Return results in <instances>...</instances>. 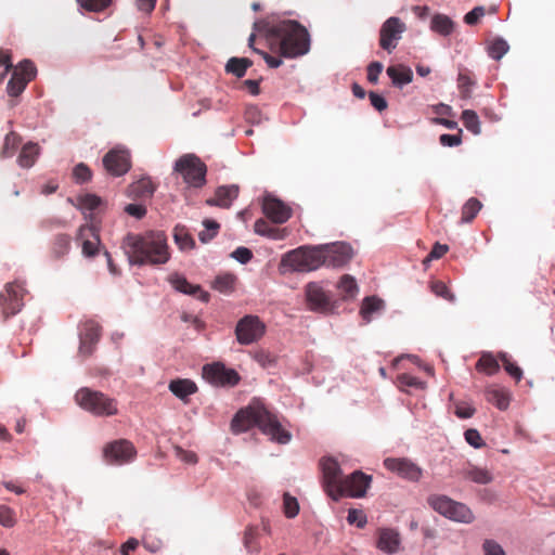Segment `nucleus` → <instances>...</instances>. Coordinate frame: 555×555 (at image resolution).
Listing matches in <instances>:
<instances>
[{"instance_id": "f257e3e1", "label": "nucleus", "mask_w": 555, "mask_h": 555, "mask_svg": "<svg viewBox=\"0 0 555 555\" xmlns=\"http://www.w3.org/2000/svg\"><path fill=\"white\" fill-rule=\"evenodd\" d=\"M254 30L266 38L272 51L286 59H296L310 51L311 39L307 28L294 20H261Z\"/></svg>"}, {"instance_id": "f03ea898", "label": "nucleus", "mask_w": 555, "mask_h": 555, "mask_svg": "<svg viewBox=\"0 0 555 555\" xmlns=\"http://www.w3.org/2000/svg\"><path fill=\"white\" fill-rule=\"evenodd\" d=\"M121 248L132 266H160L167 263L171 256L163 231L128 233L122 238Z\"/></svg>"}, {"instance_id": "7ed1b4c3", "label": "nucleus", "mask_w": 555, "mask_h": 555, "mask_svg": "<svg viewBox=\"0 0 555 555\" xmlns=\"http://www.w3.org/2000/svg\"><path fill=\"white\" fill-rule=\"evenodd\" d=\"M257 426L263 434L271 437L279 443L291 441L292 435L284 429L276 415L271 413L262 403L254 402L245 409L240 410L231 423L234 433H243Z\"/></svg>"}, {"instance_id": "20e7f679", "label": "nucleus", "mask_w": 555, "mask_h": 555, "mask_svg": "<svg viewBox=\"0 0 555 555\" xmlns=\"http://www.w3.org/2000/svg\"><path fill=\"white\" fill-rule=\"evenodd\" d=\"M75 401L85 411L101 417H109L118 414V401L108 395L82 387L77 390Z\"/></svg>"}, {"instance_id": "39448f33", "label": "nucleus", "mask_w": 555, "mask_h": 555, "mask_svg": "<svg viewBox=\"0 0 555 555\" xmlns=\"http://www.w3.org/2000/svg\"><path fill=\"white\" fill-rule=\"evenodd\" d=\"M282 264L294 271L309 272L324 264V256L321 245L300 246L286 253L282 258Z\"/></svg>"}, {"instance_id": "423d86ee", "label": "nucleus", "mask_w": 555, "mask_h": 555, "mask_svg": "<svg viewBox=\"0 0 555 555\" xmlns=\"http://www.w3.org/2000/svg\"><path fill=\"white\" fill-rule=\"evenodd\" d=\"M175 170L179 172L184 182L194 188H202L206 182V165L194 154L181 156L175 165Z\"/></svg>"}, {"instance_id": "0eeeda50", "label": "nucleus", "mask_w": 555, "mask_h": 555, "mask_svg": "<svg viewBox=\"0 0 555 555\" xmlns=\"http://www.w3.org/2000/svg\"><path fill=\"white\" fill-rule=\"evenodd\" d=\"M266 333V325L258 315L247 314L238 320L235 336L238 344L247 346L260 340Z\"/></svg>"}, {"instance_id": "6e6552de", "label": "nucleus", "mask_w": 555, "mask_h": 555, "mask_svg": "<svg viewBox=\"0 0 555 555\" xmlns=\"http://www.w3.org/2000/svg\"><path fill=\"white\" fill-rule=\"evenodd\" d=\"M25 292L24 285L20 282L5 284L4 289L0 293V315L4 320L21 311Z\"/></svg>"}, {"instance_id": "1a4fd4ad", "label": "nucleus", "mask_w": 555, "mask_h": 555, "mask_svg": "<svg viewBox=\"0 0 555 555\" xmlns=\"http://www.w3.org/2000/svg\"><path fill=\"white\" fill-rule=\"evenodd\" d=\"M320 467L323 475L324 491L334 501H338L341 498L340 483L344 479L338 462L333 457H323L320 461Z\"/></svg>"}, {"instance_id": "9d476101", "label": "nucleus", "mask_w": 555, "mask_h": 555, "mask_svg": "<svg viewBox=\"0 0 555 555\" xmlns=\"http://www.w3.org/2000/svg\"><path fill=\"white\" fill-rule=\"evenodd\" d=\"M37 69L29 60L22 61L14 69L7 86L10 96L16 98L23 93L27 85L35 79Z\"/></svg>"}, {"instance_id": "9b49d317", "label": "nucleus", "mask_w": 555, "mask_h": 555, "mask_svg": "<svg viewBox=\"0 0 555 555\" xmlns=\"http://www.w3.org/2000/svg\"><path fill=\"white\" fill-rule=\"evenodd\" d=\"M306 301L311 311L320 313H331L335 309V301L324 288L315 282L306 285Z\"/></svg>"}, {"instance_id": "f8f14e48", "label": "nucleus", "mask_w": 555, "mask_h": 555, "mask_svg": "<svg viewBox=\"0 0 555 555\" xmlns=\"http://www.w3.org/2000/svg\"><path fill=\"white\" fill-rule=\"evenodd\" d=\"M133 443L127 439H118L107 443L103 449V457L108 464H125L135 457Z\"/></svg>"}, {"instance_id": "ddd939ff", "label": "nucleus", "mask_w": 555, "mask_h": 555, "mask_svg": "<svg viewBox=\"0 0 555 555\" xmlns=\"http://www.w3.org/2000/svg\"><path fill=\"white\" fill-rule=\"evenodd\" d=\"M406 30L405 24L396 16L387 18L379 30V46L387 52H392Z\"/></svg>"}, {"instance_id": "4468645a", "label": "nucleus", "mask_w": 555, "mask_h": 555, "mask_svg": "<svg viewBox=\"0 0 555 555\" xmlns=\"http://www.w3.org/2000/svg\"><path fill=\"white\" fill-rule=\"evenodd\" d=\"M326 267L340 268L346 266L353 257L352 247L344 242L321 245Z\"/></svg>"}, {"instance_id": "2eb2a0df", "label": "nucleus", "mask_w": 555, "mask_h": 555, "mask_svg": "<svg viewBox=\"0 0 555 555\" xmlns=\"http://www.w3.org/2000/svg\"><path fill=\"white\" fill-rule=\"evenodd\" d=\"M203 376L216 386H235L240 382L238 373L233 369L225 367L220 362L206 364L203 367Z\"/></svg>"}, {"instance_id": "dca6fc26", "label": "nucleus", "mask_w": 555, "mask_h": 555, "mask_svg": "<svg viewBox=\"0 0 555 555\" xmlns=\"http://www.w3.org/2000/svg\"><path fill=\"white\" fill-rule=\"evenodd\" d=\"M372 482V476L366 475L361 470H356L349 476L345 477L340 483L341 498H362L366 494V490Z\"/></svg>"}, {"instance_id": "f3484780", "label": "nucleus", "mask_w": 555, "mask_h": 555, "mask_svg": "<svg viewBox=\"0 0 555 555\" xmlns=\"http://www.w3.org/2000/svg\"><path fill=\"white\" fill-rule=\"evenodd\" d=\"M384 466L389 472L410 481H418L423 474L418 465L405 457H387L384 460Z\"/></svg>"}, {"instance_id": "a211bd4d", "label": "nucleus", "mask_w": 555, "mask_h": 555, "mask_svg": "<svg viewBox=\"0 0 555 555\" xmlns=\"http://www.w3.org/2000/svg\"><path fill=\"white\" fill-rule=\"evenodd\" d=\"M105 170L115 177L127 173L131 167L130 154L126 150L113 149L103 157Z\"/></svg>"}, {"instance_id": "6ab92c4d", "label": "nucleus", "mask_w": 555, "mask_h": 555, "mask_svg": "<svg viewBox=\"0 0 555 555\" xmlns=\"http://www.w3.org/2000/svg\"><path fill=\"white\" fill-rule=\"evenodd\" d=\"M101 337V326L93 320L82 324L79 333V354L83 358L90 357Z\"/></svg>"}, {"instance_id": "aec40b11", "label": "nucleus", "mask_w": 555, "mask_h": 555, "mask_svg": "<svg viewBox=\"0 0 555 555\" xmlns=\"http://www.w3.org/2000/svg\"><path fill=\"white\" fill-rule=\"evenodd\" d=\"M77 241L80 243L83 256L94 257L98 254L101 241L94 225H81L77 233Z\"/></svg>"}, {"instance_id": "412c9836", "label": "nucleus", "mask_w": 555, "mask_h": 555, "mask_svg": "<svg viewBox=\"0 0 555 555\" xmlns=\"http://www.w3.org/2000/svg\"><path fill=\"white\" fill-rule=\"evenodd\" d=\"M262 211L274 223H284L292 217V209L282 201L270 195L263 199Z\"/></svg>"}, {"instance_id": "4be33fe9", "label": "nucleus", "mask_w": 555, "mask_h": 555, "mask_svg": "<svg viewBox=\"0 0 555 555\" xmlns=\"http://www.w3.org/2000/svg\"><path fill=\"white\" fill-rule=\"evenodd\" d=\"M168 282L177 292L194 296L203 302H207L209 300V294L207 292L203 291L199 285L191 284L182 274H170L168 276Z\"/></svg>"}, {"instance_id": "5701e85b", "label": "nucleus", "mask_w": 555, "mask_h": 555, "mask_svg": "<svg viewBox=\"0 0 555 555\" xmlns=\"http://www.w3.org/2000/svg\"><path fill=\"white\" fill-rule=\"evenodd\" d=\"M169 390L184 403L189 402V397L197 392L198 388L196 384L186 378H177L170 380L168 385Z\"/></svg>"}, {"instance_id": "b1692460", "label": "nucleus", "mask_w": 555, "mask_h": 555, "mask_svg": "<svg viewBox=\"0 0 555 555\" xmlns=\"http://www.w3.org/2000/svg\"><path fill=\"white\" fill-rule=\"evenodd\" d=\"M254 230L257 234L274 241H283L289 235L287 228L273 227L264 219H258L254 224Z\"/></svg>"}, {"instance_id": "393cba45", "label": "nucleus", "mask_w": 555, "mask_h": 555, "mask_svg": "<svg viewBox=\"0 0 555 555\" xmlns=\"http://www.w3.org/2000/svg\"><path fill=\"white\" fill-rule=\"evenodd\" d=\"M237 195V185L219 186L216 191L215 198L208 199L207 204L229 208Z\"/></svg>"}, {"instance_id": "a878e982", "label": "nucleus", "mask_w": 555, "mask_h": 555, "mask_svg": "<svg viewBox=\"0 0 555 555\" xmlns=\"http://www.w3.org/2000/svg\"><path fill=\"white\" fill-rule=\"evenodd\" d=\"M400 544L399 533L392 529H383L378 535V547L386 553H395Z\"/></svg>"}, {"instance_id": "bb28decb", "label": "nucleus", "mask_w": 555, "mask_h": 555, "mask_svg": "<svg viewBox=\"0 0 555 555\" xmlns=\"http://www.w3.org/2000/svg\"><path fill=\"white\" fill-rule=\"evenodd\" d=\"M447 518L464 522V524H470L474 521L475 516L472 509L465 505L464 503L453 501L452 506L450 507V511L446 515Z\"/></svg>"}, {"instance_id": "cd10ccee", "label": "nucleus", "mask_w": 555, "mask_h": 555, "mask_svg": "<svg viewBox=\"0 0 555 555\" xmlns=\"http://www.w3.org/2000/svg\"><path fill=\"white\" fill-rule=\"evenodd\" d=\"M39 154L40 146L37 143L28 142L22 147L17 163L22 168L28 169L35 165Z\"/></svg>"}, {"instance_id": "c85d7f7f", "label": "nucleus", "mask_w": 555, "mask_h": 555, "mask_svg": "<svg viewBox=\"0 0 555 555\" xmlns=\"http://www.w3.org/2000/svg\"><path fill=\"white\" fill-rule=\"evenodd\" d=\"M387 75L396 86H404L412 81L413 73L404 65H393L387 68Z\"/></svg>"}, {"instance_id": "c756f323", "label": "nucleus", "mask_w": 555, "mask_h": 555, "mask_svg": "<svg viewBox=\"0 0 555 555\" xmlns=\"http://www.w3.org/2000/svg\"><path fill=\"white\" fill-rule=\"evenodd\" d=\"M173 240L178 247L182 250H189L195 247V241L185 225L177 224L175 227Z\"/></svg>"}, {"instance_id": "7c9ffc66", "label": "nucleus", "mask_w": 555, "mask_h": 555, "mask_svg": "<svg viewBox=\"0 0 555 555\" xmlns=\"http://www.w3.org/2000/svg\"><path fill=\"white\" fill-rule=\"evenodd\" d=\"M463 476L465 479H468L479 485L490 483L493 479L492 474L487 468H481L473 465L464 469Z\"/></svg>"}, {"instance_id": "2f4dec72", "label": "nucleus", "mask_w": 555, "mask_h": 555, "mask_svg": "<svg viewBox=\"0 0 555 555\" xmlns=\"http://www.w3.org/2000/svg\"><path fill=\"white\" fill-rule=\"evenodd\" d=\"M476 370L487 375H493L498 373L500 370L499 358L496 359L490 352L482 353L476 363Z\"/></svg>"}, {"instance_id": "473e14b6", "label": "nucleus", "mask_w": 555, "mask_h": 555, "mask_svg": "<svg viewBox=\"0 0 555 555\" xmlns=\"http://www.w3.org/2000/svg\"><path fill=\"white\" fill-rule=\"evenodd\" d=\"M385 302L375 296L366 297L362 301L360 313L362 318L370 322L372 314L384 309Z\"/></svg>"}, {"instance_id": "72a5a7b5", "label": "nucleus", "mask_w": 555, "mask_h": 555, "mask_svg": "<svg viewBox=\"0 0 555 555\" xmlns=\"http://www.w3.org/2000/svg\"><path fill=\"white\" fill-rule=\"evenodd\" d=\"M251 65L253 62L247 57H231L225 64V72L242 78Z\"/></svg>"}, {"instance_id": "f704fd0d", "label": "nucleus", "mask_w": 555, "mask_h": 555, "mask_svg": "<svg viewBox=\"0 0 555 555\" xmlns=\"http://www.w3.org/2000/svg\"><path fill=\"white\" fill-rule=\"evenodd\" d=\"M476 86V79L467 70H461L457 76V88L460 96L464 100L470 99L473 88Z\"/></svg>"}, {"instance_id": "c9c22d12", "label": "nucleus", "mask_w": 555, "mask_h": 555, "mask_svg": "<svg viewBox=\"0 0 555 555\" xmlns=\"http://www.w3.org/2000/svg\"><path fill=\"white\" fill-rule=\"evenodd\" d=\"M486 399L500 410L507 409L509 404L508 393L501 388H488L486 390Z\"/></svg>"}, {"instance_id": "e433bc0d", "label": "nucleus", "mask_w": 555, "mask_h": 555, "mask_svg": "<svg viewBox=\"0 0 555 555\" xmlns=\"http://www.w3.org/2000/svg\"><path fill=\"white\" fill-rule=\"evenodd\" d=\"M454 500L442 494H431L427 498L428 505L440 515L444 516L450 511Z\"/></svg>"}, {"instance_id": "4c0bfd02", "label": "nucleus", "mask_w": 555, "mask_h": 555, "mask_svg": "<svg viewBox=\"0 0 555 555\" xmlns=\"http://www.w3.org/2000/svg\"><path fill=\"white\" fill-rule=\"evenodd\" d=\"M70 248V236L67 234H57L51 244V254L55 259L64 257Z\"/></svg>"}, {"instance_id": "58836bf2", "label": "nucleus", "mask_w": 555, "mask_h": 555, "mask_svg": "<svg viewBox=\"0 0 555 555\" xmlns=\"http://www.w3.org/2000/svg\"><path fill=\"white\" fill-rule=\"evenodd\" d=\"M430 27L434 31L448 36L453 31L454 24L450 17L443 14H436L431 18Z\"/></svg>"}, {"instance_id": "ea45409f", "label": "nucleus", "mask_w": 555, "mask_h": 555, "mask_svg": "<svg viewBox=\"0 0 555 555\" xmlns=\"http://www.w3.org/2000/svg\"><path fill=\"white\" fill-rule=\"evenodd\" d=\"M130 192L139 197H151L155 192V185L151 179L143 178L130 185Z\"/></svg>"}, {"instance_id": "a19ab883", "label": "nucleus", "mask_w": 555, "mask_h": 555, "mask_svg": "<svg viewBox=\"0 0 555 555\" xmlns=\"http://www.w3.org/2000/svg\"><path fill=\"white\" fill-rule=\"evenodd\" d=\"M21 143V137L16 133V132H9L7 135H5V139H4V143H3V146L1 149V157L2 158H8V157H12L16 151V149L18 147Z\"/></svg>"}, {"instance_id": "79ce46f5", "label": "nucleus", "mask_w": 555, "mask_h": 555, "mask_svg": "<svg viewBox=\"0 0 555 555\" xmlns=\"http://www.w3.org/2000/svg\"><path fill=\"white\" fill-rule=\"evenodd\" d=\"M244 546L249 553H257L260 551L258 542V529L254 526H248L244 532Z\"/></svg>"}, {"instance_id": "37998d69", "label": "nucleus", "mask_w": 555, "mask_h": 555, "mask_svg": "<svg viewBox=\"0 0 555 555\" xmlns=\"http://www.w3.org/2000/svg\"><path fill=\"white\" fill-rule=\"evenodd\" d=\"M499 360L502 362L504 370L511 375L516 382L521 380L522 370L512 361L511 357L505 352L499 353Z\"/></svg>"}, {"instance_id": "c03bdc74", "label": "nucleus", "mask_w": 555, "mask_h": 555, "mask_svg": "<svg viewBox=\"0 0 555 555\" xmlns=\"http://www.w3.org/2000/svg\"><path fill=\"white\" fill-rule=\"evenodd\" d=\"M461 119L467 130L474 134L480 133V121L477 113L473 109H464Z\"/></svg>"}, {"instance_id": "a18cd8bd", "label": "nucleus", "mask_w": 555, "mask_h": 555, "mask_svg": "<svg viewBox=\"0 0 555 555\" xmlns=\"http://www.w3.org/2000/svg\"><path fill=\"white\" fill-rule=\"evenodd\" d=\"M481 203L475 198H469L464 206L462 207V221L470 222L477 216L479 210L481 209Z\"/></svg>"}, {"instance_id": "49530a36", "label": "nucleus", "mask_w": 555, "mask_h": 555, "mask_svg": "<svg viewBox=\"0 0 555 555\" xmlns=\"http://www.w3.org/2000/svg\"><path fill=\"white\" fill-rule=\"evenodd\" d=\"M203 225L205 230L198 233V238L202 243H208L218 234L220 224L215 220L205 219Z\"/></svg>"}, {"instance_id": "de8ad7c7", "label": "nucleus", "mask_w": 555, "mask_h": 555, "mask_svg": "<svg viewBox=\"0 0 555 555\" xmlns=\"http://www.w3.org/2000/svg\"><path fill=\"white\" fill-rule=\"evenodd\" d=\"M235 276L232 274H223L216 278L212 287L220 293H231L234 289Z\"/></svg>"}, {"instance_id": "09e8293b", "label": "nucleus", "mask_w": 555, "mask_h": 555, "mask_svg": "<svg viewBox=\"0 0 555 555\" xmlns=\"http://www.w3.org/2000/svg\"><path fill=\"white\" fill-rule=\"evenodd\" d=\"M338 288L345 298L354 297L358 292L356 280L349 274L341 276L338 283Z\"/></svg>"}, {"instance_id": "8fccbe9b", "label": "nucleus", "mask_w": 555, "mask_h": 555, "mask_svg": "<svg viewBox=\"0 0 555 555\" xmlns=\"http://www.w3.org/2000/svg\"><path fill=\"white\" fill-rule=\"evenodd\" d=\"M508 51L507 42L502 38L494 39L488 48V53L493 60H500Z\"/></svg>"}, {"instance_id": "3c124183", "label": "nucleus", "mask_w": 555, "mask_h": 555, "mask_svg": "<svg viewBox=\"0 0 555 555\" xmlns=\"http://www.w3.org/2000/svg\"><path fill=\"white\" fill-rule=\"evenodd\" d=\"M283 509L287 518H294L299 513V504L297 499L287 492L283 495Z\"/></svg>"}, {"instance_id": "603ef678", "label": "nucleus", "mask_w": 555, "mask_h": 555, "mask_svg": "<svg viewBox=\"0 0 555 555\" xmlns=\"http://www.w3.org/2000/svg\"><path fill=\"white\" fill-rule=\"evenodd\" d=\"M78 207L82 210L93 211L101 204V198L94 194H86L78 197Z\"/></svg>"}, {"instance_id": "864d4df0", "label": "nucleus", "mask_w": 555, "mask_h": 555, "mask_svg": "<svg viewBox=\"0 0 555 555\" xmlns=\"http://www.w3.org/2000/svg\"><path fill=\"white\" fill-rule=\"evenodd\" d=\"M81 8L91 12H101L108 8L112 0H77Z\"/></svg>"}, {"instance_id": "5fc2aeb1", "label": "nucleus", "mask_w": 555, "mask_h": 555, "mask_svg": "<svg viewBox=\"0 0 555 555\" xmlns=\"http://www.w3.org/2000/svg\"><path fill=\"white\" fill-rule=\"evenodd\" d=\"M430 288L435 295L448 301H454L455 296L450 292L448 286L442 281H435L431 283Z\"/></svg>"}, {"instance_id": "6e6d98bb", "label": "nucleus", "mask_w": 555, "mask_h": 555, "mask_svg": "<svg viewBox=\"0 0 555 555\" xmlns=\"http://www.w3.org/2000/svg\"><path fill=\"white\" fill-rule=\"evenodd\" d=\"M15 524L16 518L14 511L7 505H0V525L12 528Z\"/></svg>"}, {"instance_id": "4d7b16f0", "label": "nucleus", "mask_w": 555, "mask_h": 555, "mask_svg": "<svg viewBox=\"0 0 555 555\" xmlns=\"http://www.w3.org/2000/svg\"><path fill=\"white\" fill-rule=\"evenodd\" d=\"M398 380V386L403 389L404 387H414V388H423L424 387V383L421 382L418 378L410 375V374H406V373H403V374H400L397 378Z\"/></svg>"}, {"instance_id": "13d9d810", "label": "nucleus", "mask_w": 555, "mask_h": 555, "mask_svg": "<svg viewBox=\"0 0 555 555\" xmlns=\"http://www.w3.org/2000/svg\"><path fill=\"white\" fill-rule=\"evenodd\" d=\"M449 250V246L446 244L436 243L431 249V251L424 259L423 263L427 264L431 260L440 259L443 257Z\"/></svg>"}, {"instance_id": "bf43d9fd", "label": "nucleus", "mask_w": 555, "mask_h": 555, "mask_svg": "<svg viewBox=\"0 0 555 555\" xmlns=\"http://www.w3.org/2000/svg\"><path fill=\"white\" fill-rule=\"evenodd\" d=\"M485 555H506L503 547L494 540L487 539L482 543Z\"/></svg>"}, {"instance_id": "052dcab7", "label": "nucleus", "mask_w": 555, "mask_h": 555, "mask_svg": "<svg viewBox=\"0 0 555 555\" xmlns=\"http://www.w3.org/2000/svg\"><path fill=\"white\" fill-rule=\"evenodd\" d=\"M347 521L350 525H357L359 528H363L366 525V516L362 511L351 508L348 512Z\"/></svg>"}, {"instance_id": "680f3d73", "label": "nucleus", "mask_w": 555, "mask_h": 555, "mask_svg": "<svg viewBox=\"0 0 555 555\" xmlns=\"http://www.w3.org/2000/svg\"><path fill=\"white\" fill-rule=\"evenodd\" d=\"M73 173H74V177H75L76 181L79 182V183L88 182L91 179V176H92L91 175V170L83 163L78 164L74 168V172Z\"/></svg>"}, {"instance_id": "e2e57ef3", "label": "nucleus", "mask_w": 555, "mask_h": 555, "mask_svg": "<svg viewBox=\"0 0 555 555\" xmlns=\"http://www.w3.org/2000/svg\"><path fill=\"white\" fill-rule=\"evenodd\" d=\"M464 436L466 442L476 449H479L485 446V442L477 429H467Z\"/></svg>"}, {"instance_id": "0e129e2a", "label": "nucleus", "mask_w": 555, "mask_h": 555, "mask_svg": "<svg viewBox=\"0 0 555 555\" xmlns=\"http://www.w3.org/2000/svg\"><path fill=\"white\" fill-rule=\"evenodd\" d=\"M461 134H462V130L459 129V133L457 134H448V133H443L440 135L439 138V142L441 145L443 146H457L462 143V138H461Z\"/></svg>"}, {"instance_id": "69168bd1", "label": "nucleus", "mask_w": 555, "mask_h": 555, "mask_svg": "<svg viewBox=\"0 0 555 555\" xmlns=\"http://www.w3.org/2000/svg\"><path fill=\"white\" fill-rule=\"evenodd\" d=\"M486 11L483 7H476L472 11L465 14L464 22L467 25H476L479 20L485 15Z\"/></svg>"}, {"instance_id": "338daca9", "label": "nucleus", "mask_w": 555, "mask_h": 555, "mask_svg": "<svg viewBox=\"0 0 555 555\" xmlns=\"http://www.w3.org/2000/svg\"><path fill=\"white\" fill-rule=\"evenodd\" d=\"M383 70V64L379 62H373L367 66V80L371 83H376L378 77Z\"/></svg>"}, {"instance_id": "774afa93", "label": "nucleus", "mask_w": 555, "mask_h": 555, "mask_svg": "<svg viewBox=\"0 0 555 555\" xmlns=\"http://www.w3.org/2000/svg\"><path fill=\"white\" fill-rule=\"evenodd\" d=\"M232 257L241 263H247L253 258V253L246 247H237L233 253Z\"/></svg>"}]
</instances>
